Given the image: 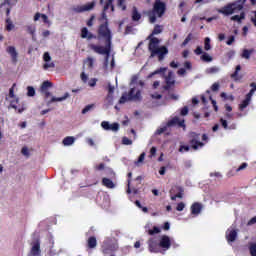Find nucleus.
Listing matches in <instances>:
<instances>
[{
  "instance_id": "nucleus-58",
  "label": "nucleus",
  "mask_w": 256,
  "mask_h": 256,
  "mask_svg": "<svg viewBox=\"0 0 256 256\" xmlns=\"http://www.w3.org/2000/svg\"><path fill=\"white\" fill-rule=\"evenodd\" d=\"M226 43L227 45H233L235 43V36H230Z\"/></svg>"
},
{
  "instance_id": "nucleus-39",
  "label": "nucleus",
  "mask_w": 256,
  "mask_h": 256,
  "mask_svg": "<svg viewBox=\"0 0 256 256\" xmlns=\"http://www.w3.org/2000/svg\"><path fill=\"white\" fill-rule=\"evenodd\" d=\"M251 53H253V50H243L242 57L243 59H250Z\"/></svg>"
},
{
  "instance_id": "nucleus-33",
  "label": "nucleus",
  "mask_w": 256,
  "mask_h": 256,
  "mask_svg": "<svg viewBox=\"0 0 256 256\" xmlns=\"http://www.w3.org/2000/svg\"><path fill=\"white\" fill-rule=\"evenodd\" d=\"M191 145H192V147H193L195 150H197V149H201L205 144L202 143V142H199V141H197V140H192V141H191Z\"/></svg>"
},
{
  "instance_id": "nucleus-57",
  "label": "nucleus",
  "mask_w": 256,
  "mask_h": 256,
  "mask_svg": "<svg viewBox=\"0 0 256 256\" xmlns=\"http://www.w3.org/2000/svg\"><path fill=\"white\" fill-rule=\"evenodd\" d=\"M220 123H221V125H222V127H223L224 129H227V127H228L227 120L221 118V119H220Z\"/></svg>"
},
{
  "instance_id": "nucleus-3",
  "label": "nucleus",
  "mask_w": 256,
  "mask_h": 256,
  "mask_svg": "<svg viewBox=\"0 0 256 256\" xmlns=\"http://www.w3.org/2000/svg\"><path fill=\"white\" fill-rule=\"evenodd\" d=\"M247 0H237L233 3H229L222 8L218 9L217 11L221 13V15H225L226 17H229V15H233L234 13H239V11H242L243 6Z\"/></svg>"
},
{
  "instance_id": "nucleus-44",
  "label": "nucleus",
  "mask_w": 256,
  "mask_h": 256,
  "mask_svg": "<svg viewBox=\"0 0 256 256\" xmlns=\"http://www.w3.org/2000/svg\"><path fill=\"white\" fill-rule=\"evenodd\" d=\"M81 80L83 81V83H89V75H87L85 72H82L81 75Z\"/></svg>"
},
{
  "instance_id": "nucleus-55",
  "label": "nucleus",
  "mask_w": 256,
  "mask_h": 256,
  "mask_svg": "<svg viewBox=\"0 0 256 256\" xmlns=\"http://www.w3.org/2000/svg\"><path fill=\"white\" fill-rule=\"evenodd\" d=\"M96 171H103L105 169V164L101 163L95 166Z\"/></svg>"
},
{
  "instance_id": "nucleus-14",
  "label": "nucleus",
  "mask_w": 256,
  "mask_h": 256,
  "mask_svg": "<svg viewBox=\"0 0 256 256\" xmlns=\"http://www.w3.org/2000/svg\"><path fill=\"white\" fill-rule=\"evenodd\" d=\"M43 69L47 70V69H54L55 68V63L52 62L51 60V55L49 54V52H45L43 54Z\"/></svg>"
},
{
  "instance_id": "nucleus-15",
  "label": "nucleus",
  "mask_w": 256,
  "mask_h": 256,
  "mask_svg": "<svg viewBox=\"0 0 256 256\" xmlns=\"http://www.w3.org/2000/svg\"><path fill=\"white\" fill-rule=\"evenodd\" d=\"M6 53L10 55L14 63H17L19 59V52H17V48H15V46H8L6 48Z\"/></svg>"
},
{
  "instance_id": "nucleus-2",
  "label": "nucleus",
  "mask_w": 256,
  "mask_h": 256,
  "mask_svg": "<svg viewBox=\"0 0 256 256\" xmlns=\"http://www.w3.org/2000/svg\"><path fill=\"white\" fill-rule=\"evenodd\" d=\"M144 83L139 79V76H133L130 84V92L123 94L119 100L120 105L127 103V101H141V89Z\"/></svg>"
},
{
  "instance_id": "nucleus-19",
  "label": "nucleus",
  "mask_w": 256,
  "mask_h": 256,
  "mask_svg": "<svg viewBox=\"0 0 256 256\" xmlns=\"http://www.w3.org/2000/svg\"><path fill=\"white\" fill-rule=\"evenodd\" d=\"M39 19H42L43 23H45L46 25H51V22L49 21V17L47 15L37 12L34 15V21H39Z\"/></svg>"
},
{
  "instance_id": "nucleus-8",
  "label": "nucleus",
  "mask_w": 256,
  "mask_h": 256,
  "mask_svg": "<svg viewBox=\"0 0 256 256\" xmlns=\"http://www.w3.org/2000/svg\"><path fill=\"white\" fill-rule=\"evenodd\" d=\"M174 125H178L179 127H185V120L179 117H174L166 125L161 126L157 129L156 134L161 135V133H165L167 131V127H173Z\"/></svg>"
},
{
  "instance_id": "nucleus-23",
  "label": "nucleus",
  "mask_w": 256,
  "mask_h": 256,
  "mask_svg": "<svg viewBox=\"0 0 256 256\" xmlns=\"http://www.w3.org/2000/svg\"><path fill=\"white\" fill-rule=\"evenodd\" d=\"M64 147H70V145H73L75 143V137L73 136H67L62 141Z\"/></svg>"
},
{
  "instance_id": "nucleus-13",
  "label": "nucleus",
  "mask_w": 256,
  "mask_h": 256,
  "mask_svg": "<svg viewBox=\"0 0 256 256\" xmlns=\"http://www.w3.org/2000/svg\"><path fill=\"white\" fill-rule=\"evenodd\" d=\"M101 127L104 131H113V133H117L119 131V123H109L107 121L101 122Z\"/></svg>"
},
{
  "instance_id": "nucleus-32",
  "label": "nucleus",
  "mask_w": 256,
  "mask_h": 256,
  "mask_svg": "<svg viewBox=\"0 0 256 256\" xmlns=\"http://www.w3.org/2000/svg\"><path fill=\"white\" fill-rule=\"evenodd\" d=\"M26 31L30 35H35V33L37 31V27L35 25H33V24H30V25L26 26Z\"/></svg>"
},
{
  "instance_id": "nucleus-11",
  "label": "nucleus",
  "mask_w": 256,
  "mask_h": 256,
  "mask_svg": "<svg viewBox=\"0 0 256 256\" xmlns=\"http://www.w3.org/2000/svg\"><path fill=\"white\" fill-rule=\"evenodd\" d=\"M95 7V2H89L83 5H78L73 8L74 13H85L86 11H91Z\"/></svg>"
},
{
  "instance_id": "nucleus-56",
  "label": "nucleus",
  "mask_w": 256,
  "mask_h": 256,
  "mask_svg": "<svg viewBox=\"0 0 256 256\" xmlns=\"http://www.w3.org/2000/svg\"><path fill=\"white\" fill-rule=\"evenodd\" d=\"M192 37L191 34H189L186 39L184 40V42L182 43V47H185V45H187V43H189V41H191Z\"/></svg>"
},
{
  "instance_id": "nucleus-43",
  "label": "nucleus",
  "mask_w": 256,
  "mask_h": 256,
  "mask_svg": "<svg viewBox=\"0 0 256 256\" xmlns=\"http://www.w3.org/2000/svg\"><path fill=\"white\" fill-rule=\"evenodd\" d=\"M127 193H134L137 194V189L136 188H132L131 189V179L128 180V189H127Z\"/></svg>"
},
{
  "instance_id": "nucleus-17",
  "label": "nucleus",
  "mask_w": 256,
  "mask_h": 256,
  "mask_svg": "<svg viewBox=\"0 0 256 256\" xmlns=\"http://www.w3.org/2000/svg\"><path fill=\"white\" fill-rule=\"evenodd\" d=\"M69 97V92L64 93L62 97L52 96L50 100H47V105H51L52 103H63V101H67Z\"/></svg>"
},
{
  "instance_id": "nucleus-30",
  "label": "nucleus",
  "mask_w": 256,
  "mask_h": 256,
  "mask_svg": "<svg viewBox=\"0 0 256 256\" xmlns=\"http://www.w3.org/2000/svg\"><path fill=\"white\" fill-rule=\"evenodd\" d=\"M220 96L222 99H224V101H235V96H233V94L222 92Z\"/></svg>"
},
{
  "instance_id": "nucleus-60",
  "label": "nucleus",
  "mask_w": 256,
  "mask_h": 256,
  "mask_svg": "<svg viewBox=\"0 0 256 256\" xmlns=\"http://www.w3.org/2000/svg\"><path fill=\"white\" fill-rule=\"evenodd\" d=\"M177 199H183V188H179V193L176 194Z\"/></svg>"
},
{
  "instance_id": "nucleus-16",
  "label": "nucleus",
  "mask_w": 256,
  "mask_h": 256,
  "mask_svg": "<svg viewBox=\"0 0 256 256\" xmlns=\"http://www.w3.org/2000/svg\"><path fill=\"white\" fill-rule=\"evenodd\" d=\"M102 55H106L105 61H104V65H103V69L105 71H112L113 67H115V58H111L110 62H109V55L108 54H102Z\"/></svg>"
},
{
  "instance_id": "nucleus-42",
  "label": "nucleus",
  "mask_w": 256,
  "mask_h": 256,
  "mask_svg": "<svg viewBox=\"0 0 256 256\" xmlns=\"http://www.w3.org/2000/svg\"><path fill=\"white\" fill-rule=\"evenodd\" d=\"M250 255L256 256V243H251L249 247Z\"/></svg>"
},
{
  "instance_id": "nucleus-41",
  "label": "nucleus",
  "mask_w": 256,
  "mask_h": 256,
  "mask_svg": "<svg viewBox=\"0 0 256 256\" xmlns=\"http://www.w3.org/2000/svg\"><path fill=\"white\" fill-rule=\"evenodd\" d=\"M187 207V204L185 202H180L176 205V211H184V209Z\"/></svg>"
},
{
  "instance_id": "nucleus-22",
  "label": "nucleus",
  "mask_w": 256,
  "mask_h": 256,
  "mask_svg": "<svg viewBox=\"0 0 256 256\" xmlns=\"http://www.w3.org/2000/svg\"><path fill=\"white\" fill-rule=\"evenodd\" d=\"M239 71H241V65H237L235 72L231 75L234 81H241V79H243V76L239 75Z\"/></svg>"
},
{
  "instance_id": "nucleus-34",
  "label": "nucleus",
  "mask_w": 256,
  "mask_h": 256,
  "mask_svg": "<svg viewBox=\"0 0 256 256\" xmlns=\"http://www.w3.org/2000/svg\"><path fill=\"white\" fill-rule=\"evenodd\" d=\"M201 60L205 61L206 63H211V61H213V57H211V55H209L208 53H202L201 55Z\"/></svg>"
},
{
  "instance_id": "nucleus-6",
  "label": "nucleus",
  "mask_w": 256,
  "mask_h": 256,
  "mask_svg": "<svg viewBox=\"0 0 256 256\" xmlns=\"http://www.w3.org/2000/svg\"><path fill=\"white\" fill-rule=\"evenodd\" d=\"M14 87H15V84L12 86V88H10L9 94L6 97V100L10 103V107L12 109H15V111H17L18 113H23V111L27 109V106H25V104H19V97L15 95V92L13 90Z\"/></svg>"
},
{
  "instance_id": "nucleus-63",
  "label": "nucleus",
  "mask_w": 256,
  "mask_h": 256,
  "mask_svg": "<svg viewBox=\"0 0 256 256\" xmlns=\"http://www.w3.org/2000/svg\"><path fill=\"white\" fill-rule=\"evenodd\" d=\"M255 223H256V216L250 219V221L248 222V225H255Z\"/></svg>"
},
{
  "instance_id": "nucleus-45",
  "label": "nucleus",
  "mask_w": 256,
  "mask_h": 256,
  "mask_svg": "<svg viewBox=\"0 0 256 256\" xmlns=\"http://www.w3.org/2000/svg\"><path fill=\"white\" fill-rule=\"evenodd\" d=\"M87 85L88 87H95V85H97V78H91L88 80Z\"/></svg>"
},
{
  "instance_id": "nucleus-59",
  "label": "nucleus",
  "mask_w": 256,
  "mask_h": 256,
  "mask_svg": "<svg viewBox=\"0 0 256 256\" xmlns=\"http://www.w3.org/2000/svg\"><path fill=\"white\" fill-rule=\"evenodd\" d=\"M231 21H237L238 23H241V17H239V15H234L231 17Z\"/></svg>"
},
{
  "instance_id": "nucleus-61",
  "label": "nucleus",
  "mask_w": 256,
  "mask_h": 256,
  "mask_svg": "<svg viewBox=\"0 0 256 256\" xmlns=\"http://www.w3.org/2000/svg\"><path fill=\"white\" fill-rule=\"evenodd\" d=\"M212 91H219V83L215 82L212 87H211Z\"/></svg>"
},
{
  "instance_id": "nucleus-5",
  "label": "nucleus",
  "mask_w": 256,
  "mask_h": 256,
  "mask_svg": "<svg viewBox=\"0 0 256 256\" xmlns=\"http://www.w3.org/2000/svg\"><path fill=\"white\" fill-rule=\"evenodd\" d=\"M165 9V2H162L161 0H156L153 6V10L148 12L150 23H155V21H157V18L163 17V15H165Z\"/></svg>"
},
{
  "instance_id": "nucleus-10",
  "label": "nucleus",
  "mask_w": 256,
  "mask_h": 256,
  "mask_svg": "<svg viewBox=\"0 0 256 256\" xmlns=\"http://www.w3.org/2000/svg\"><path fill=\"white\" fill-rule=\"evenodd\" d=\"M239 230L235 226H231L228 228L226 231V240L228 241L229 244L234 243V241L237 240V233Z\"/></svg>"
},
{
  "instance_id": "nucleus-4",
  "label": "nucleus",
  "mask_w": 256,
  "mask_h": 256,
  "mask_svg": "<svg viewBox=\"0 0 256 256\" xmlns=\"http://www.w3.org/2000/svg\"><path fill=\"white\" fill-rule=\"evenodd\" d=\"M159 248L163 249V251H167L171 248V238L169 236H161L159 240V244L154 242L153 239L149 240V250L151 253H159Z\"/></svg>"
},
{
  "instance_id": "nucleus-36",
  "label": "nucleus",
  "mask_w": 256,
  "mask_h": 256,
  "mask_svg": "<svg viewBox=\"0 0 256 256\" xmlns=\"http://www.w3.org/2000/svg\"><path fill=\"white\" fill-rule=\"evenodd\" d=\"M165 71H167V68H160V69L154 71L152 74H150L149 77H153V75L164 76L165 75Z\"/></svg>"
},
{
  "instance_id": "nucleus-49",
  "label": "nucleus",
  "mask_w": 256,
  "mask_h": 256,
  "mask_svg": "<svg viewBox=\"0 0 256 256\" xmlns=\"http://www.w3.org/2000/svg\"><path fill=\"white\" fill-rule=\"evenodd\" d=\"M163 31V28L161 26H156L153 30L152 35H159Z\"/></svg>"
},
{
  "instance_id": "nucleus-27",
  "label": "nucleus",
  "mask_w": 256,
  "mask_h": 256,
  "mask_svg": "<svg viewBox=\"0 0 256 256\" xmlns=\"http://www.w3.org/2000/svg\"><path fill=\"white\" fill-rule=\"evenodd\" d=\"M84 65L88 67V69H93V67H95V58L88 57L84 60Z\"/></svg>"
},
{
  "instance_id": "nucleus-29",
  "label": "nucleus",
  "mask_w": 256,
  "mask_h": 256,
  "mask_svg": "<svg viewBox=\"0 0 256 256\" xmlns=\"http://www.w3.org/2000/svg\"><path fill=\"white\" fill-rule=\"evenodd\" d=\"M50 87H53V84L49 81H44L40 88L41 93L48 91V89H50Z\"/></svg>"
},
{
  "instance_id": "nucleus-31",
  "label": "nucleus",
  "mask_w": 256,
  "mask_h": 256,
  "mask_svg": "<svg viewBox=\"0 0 256 256\" xmlns=\"http://www.w3.org/2000/svg\"><path fill=\"white\" fill-rule=\"evenodd\" d=\"M88 247L90 249H95V247H97V239L95 237H90L88 239Z\"/></svg>"
},
{
  "instance_id": "nucleus-54",
  "label": "nucleus",
  "mask_w": 256,
  "mask_h": 256,
  "mask_svg": "<svg viewBox=\"0 0 256 256\" xmlns=\"http://www.w3.org/2000/svg\"><path fill=\"white\" fill-rule=\"evenodd\" d=\"M194 53L196 55H202L203 53V48L201 46H198L195 50H194Z\"/></svg>"
},
{
  "instance_id": "nucleus-24",
  "label": "nucleus",
  "mask_w": 256,
  "mask_h": 256,
  "mask_svg": "<svg viewBox=\"0 0 256 256\" xmlns=\"http://www.w3.org/2000/svg\"><path fill=\"white\" fill-rule=\"evenodd\" d=\"M81 37L82 39H93V34L91 32H89V30L87 28H82L81 30Z\"/></svg>"
},
{
  "instance_id": "nucleus-12",
  "label": "nucleus",
  "mask_w": 256,
  "mask_h": 256,
  "mask_svg": "<svg viewBox=\"0 0 256 256\" xmlns=\"http://www.w3.org/2000/svg\"><path fill=\"white\" fill-rule=\"evenodd\" d=\"M255 95V90H250V92L246 95L245 99L239 104L240 111L247 109L251 103V99Z\"/></svg>"
},
{
  "instance_id": "nucleus-21",
  "label": "nucleus",
  "mask_w": 256,
  "mask_h": 256,
  "mask_svg": "<svg viewBox=\"0 0 256 256\" xmlns=\"http://www.w3.org/2000/svg\"><path fill=\"white\" fill-rule=\"evenodd\" d=\"M102 185H104V187H107V189H115V183L109 178H103Z\"/></svg>"
},
{
  "instance_id": "nucleus-7",
  "label": "nucleus",
  "mask_w": 256,
  "mask_h": 256,
  "mask_svg": "<svg viewBox=\"0 0 256 256\" xmlns=\"http://www.w3.org/2000/svg\"><path fill=\"white\" fill-rule=\"evenodd\" d=\"M149 50L151 51V57L158 55L159 61L163 59V55H167V48L164 46L159 47V39L152 38L149 44Z\"/></svg>"
},
{
  "instance_id": "nucleus-47",
  "label": "nucleus",
  "mask_w": 256,
  "mask_h": 256,
  "mask_svg": "<svg viewBox=\"0 0 256 256\" xmlns=\"http://www.w3.org/2000/svg\"><path fill=\"white\" fill-rule=\"evenodd\" d=\"M122 144L123 145H133V141L127 137L122 138Z\"/></svg>"
},
{
  "instance_id": "nucleus-38",
  "label": "nucleus",
  "mask_w": 256,
  "mask_h": 256,
  "mask_svg": "<svg viewBox=\"0 0 256 256\" xmlns=\"http://www.w3.org/2000/svg\"><path fill=\"white\" fill-rule=\"evenodd\" d=\"M204 49L205 51H209L211 49V39L206 37L204 40Z\"/></svg>"
},
{
  "instance_id": "nucleus-62",
  "label": "nucleus",
  "mask_w": 256,
  "mask_h": 256,
  "mask_svg": "<svg viewBox=\"0 0 256 256\" xmlns=\"http://www.w3.org/2000/svg\"><path fill=\"white\" fill-rule=\"evenodd\" d=\"M187 113H189V108H187V107L182 108L181 115L185 116V115H187Z\"/></svg>"
},
{
  "instance_id": "nucleus-9",
  "label": "nucleus",
  "mask_w": 256,
  "mask_h": 256,
  "mask_svg": "<svg viewBox=\"0 0 256 256\" xmlns=\"http://www.w3.org/2000/svg\"><path fill=\"white\" fill-rule=\"evenodd\" d=\"M28 256H41V242L39 240H34L31 243Z\"/></svg>"
},
{
  "instance_id": "nucleus-48",
  "label": "nucleus",
  "mask_w": 256,
  "mask_h": 256,
  "mask_svg": "<svg viewBox=\"0 0 256 256\" xmlns=\"http://www.w3.org/2000/svg\"><path fill=\"white\" fill-rule=\"evenodd\" d=\"M189 151L188 145H181L179 148V153H187Z\"/></svg>"
},
{
  "instance_id": "nucleus-53",
  "label": "nucleus",
  "mask_w": 256,
  "mask_h": 256,
  "mask_svg": "<svg viewBox=\"0 0 256 256\" xmlns=\"http://www.w3.org/2000/svg\"><path fill=\"white\" fill-rule=\"evenodd\" d=\"M91 109H93V105H88V106H86V107L82 110L83 115H85V113H89V111H91Z\"/></svg>"
},
{
  "instance_id": "nucleus-26",
  "label": "nucleus",
  "mask_w": 256,
  "mask_h": 256,
  "mask_svg": "<svg viewBox=\"0 0 256 256\" xmlns=\"http://www.w3.org/2000/svg\"><path fill=\"white\" fill-rule=\"evenodd\" d=\"M103 3H105L104 11H107L109 8L111 11H114L113 0H100V4L103 5Z\"/></svg>"
},
{
  "instance_id": "nucleus-50",
  "label": "nucleus",
  "mask_w": 256,
  "mask_h": 256,
  "mask_svg": "<svg viewBox=\"0 0 256 256\" xmlns=\"http://www.w3.org/2000/svg\"><path fill=\"white\" fill-rule=\"evenodd\" d=\"M143 161H145V152H143L139 158L138 161L135 162L136 165H139V163H143Z\"/></svg>"
},
{
  "instance_id": "nucleus-1",
  "label": "nucleus",
  "mask_w": 256,
  "mask_h": 256,
  "mask_svg": "<svg viewBox=\"0 0 256 256\" xmlns=\"http://www.w3.org/2000/svg\"><path fill=\"white\" fill-rule=\"evenodd\" d=\"M111 30L107 22L101 24L98 29V39L99 41H104V45L89 44V49L97 53L98 55H109L111 53Z\"/></svg>"
},
{
  "instance_id": "nucleus-20",
  "label": "nucleus",
  "mask_w": 256,
  "mask_h": 256,
  "mask_svg": "<svg viewBox=\"0 0 256 256\" xmlns=\"http://www.w3.org/2000/svg\"><path fill=\"white\" fill-rule=\"evenodd\" d=\"M5 29L8 32L15 31L16 26H15V23L13 22V20H11V18H7L5 20Z\"/></svg>"
},
{
  "instance_id": "nucleus-25",
  "label": "nucleus",
  "mask_w": 256,
  "mask_h": 256,
  "mask_svg": "<svg viewBox=\"0 0 256 256\" xmlns=\"http://www.w3.org/2000/svg\"><path fill=\"white\" fill-rule=\"evenodd\" d=\"M165 79L168 87H171V85H174L175 75L173 74V72H169L168 76H166Z\"/></svg>"
},
{
  "instance_id": "nucleus-18",
  "label": "nucleus",
  "mask_w": 256,
  "mask_h": 256,
  "mask_svg": "<svg viewBox=\"0 0 256 256\" xmlns=\"http://www.w3.org/2000/svg\"><path fill=\"white\" fill-rule=\"evenodd\" d=\"M202 209H203V205H201V203L199 202H195L190 207L191 215H193V217H197V215L201 213Z\"/></svg>"
},
{
  "instance_id": "nucleus-37",
  "label": "nucleus",
  "mask_w": 256,
  "mask_h": 256,
  "mask_svg": "<svg viewBox=\"0 0 256 256\" xmlns=\"http://www.w3.org/2000/svg\"><path fill=\"white\" fill-rule=\"evenodd\" d=\"M132 19L133 21H139V19H141V14L137 11V8L133 9Z\"/></svg>"
},
{
  "instance_id": "nucleus-52",
  "label": "nucleus",
  "mask_w": 256,
  "mask_h": 256,
  "mask_svg": "<svg viewBox=\"0 0 256 256\" xmlns=\"http://www.w3.org/2000/svg\"><path fill=\"white\" fill-rule=\"evenodd\" d=\"M248 167V164L247 163H242L237 169L236 171L239 172V171H243L244 169H247Z\"/></svg>"
},
{
  "instance_id": "nucleus-28",
  "label": "nucleus",
  "mask_w": 256,
  "mask_h": 256,
  "mask_svg": "<svg viewBox=\"0 0 256 256\" xmlns=\"http://www.w3.org/2000/svg\"><path fill=\"white\" fill-rule=\"evenodd\" d=\"M114 91H115V87H113V86H111V85H109L108 86V96H107V101L109 102V103H113V93H114Z\"/></svg>"
},
{
  "instance_id": "nucleus-51",
  "label": "nucleus",
  "mask_w": 256,
  "mask_h": 256,
  "mask_svg": "<svg viewBox=\"0 0 256 256\" xmlns=\"http://www.w3.org/2000/svg\"><path fill=\"white\" fill-rule=\"evenodd\" d=\"M22 155H25V157H29V148L23 147L21 150Z\"/></svg>"
},
{
  "instance_id": "nucleus-46",
  "label": "nucleus",
  "mask_w": 256,
  "mask_h": 256,
  "mask_svg": "<svg viewBox=\"0 0 256 256\" xmlns=\"http://www.w3.org/2000/svg\"><path fill=\"white\" fill-rule=\"evenodd\" d=\"M157 233H161L159 227H154L153 230H148L149 235H157Z\"/></svg>"
},
{
  "instance_id": "nucleus-64",
  "label": "nucleus",
  "mask_w": 256,
  "mask_h": 256,
  "mask_svg": "<svg viewBox=\"0 0 256 256\" xmlns=\"http://www.w3.org/2000/svg\"><path fill=\"white\" fill-rule=\"evenodd\" d=\"M252 23H254L256 27V11H254V17L251 18Z\"/></svg>"
},
{
  "instance_id": "nucleus-35",
  "label": "nucleus",
  "mask_w": 256,
  "mask_h": 256,
  "mask_svg": "<svg viewBox=\"0 0 256 256\" xmlns=\"http://www.w3.org/2000/svg\"><path fill=\"white\" fill-rule=\"evenodd\" d=\"M117 5L121 11H125L127 9V0H118Z\"/></svg>"
},
{
  "instance_id": "nucleus-40",
  "label": "nucleus",
  "mask_w": 256,
  "mask_h": 256,
  "mask_svg": "<svg viewBox=\"0 0 256 256\" xmlns=\"http://www.w3.org/2000/svg\"><path fill=\"white\" fill-rule=\"evenodd\" d=\"M27 96L28 97H35V88L32 86L27 87Z\"/></svg>"
}]
</instances>
